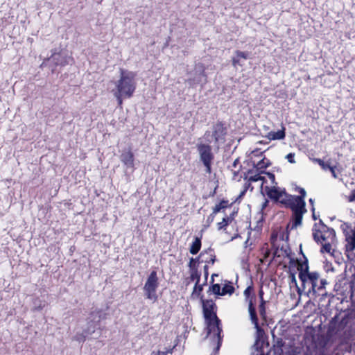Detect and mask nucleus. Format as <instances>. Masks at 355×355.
I'll list each match as a JSON object with an SVG mask.
<instances>
[{
	"label": "nucleus",
	"mask_w": 355,
	"mask_h": 355,
	"mask_svg": "<svg viewBox=\"0 0 355 355\" xmlns=\"http://www.w3.org/2000/svg\"><path fill=\"white\" fill-rule=\"evenodd\" d=\"M201 302L207 324L206 337L207 338L211 333L214 334V340L217 343L214 351L218 352L221 346L223 336L221 321L216 315V305L212 300H204L203 296H201Z\"/></svg>",
	"instance_id": "1"
},
{
	"label": "nucleus",
	"mask_w": 355,
	"mask_h": 355,
	"mask_svg": "<svg viewBox=\"0 0 355 355\" xmlns=\"http://www.w3.org/2000/svg\"><path fill=\"white\" fill-rule=\"evenodd\" d=\"M320 275L318 272H311V274L304 275L301 273L299 279L301 281V286L297 287V293L300 295L302 293L309 297H315L317 295L327 296L325 291L326 285L328 284L327 279L320 280V286H318Z\"/></svg>",
	"instance_id": "2"
},
{
	"label": "nucleus",
	"mask_w": 355,
	"mask_h": 355,
	"mask_svg": "<svg viewBox=\"0 0 355 355\" xmlns=\"http://www.w3.org/2000/svg\"><path fill=\"white\" fill-rule=\"evenodd\" d=\"M119 71L120 78L116 83V92L123 95L124 98H130L136 89V73L122 68Z\"/></svg>",
	"instance_id": "3"
},
{
	"label": "nucleus",
	"mask_w": 355,
	"mask_h": 355,
	"mask_svg": "<svg viewBox=\"0 0 355 355\" xmlns=\"http://www.w3.org/2000/svg\"><path fill=\"white\" fill-rule=\"evenodd\" d=\"M227 134V128L223 121H217L214 123L211 130H207L204 134V138L207 142L211 144L214 142L218 145L225 141V137Z\"/></svg>",
	"instance_id": "4"
},
{
	"label": "nucleus",
	"mask_w": 355,
	"mask_h": 355,
	"mask_svg": "<svg viewBox=\"0 0 355 355\" xmlns=\"http://www.w3.org/2000/svg\"><path fill=\"white\" fill-rule=\"evenodd\" d=\"M107 313L103 310L96 309L95 310L90 312L89 316L87 318L86 327L84 329L85 333L91 334L92 336L96 334L97 330H99L98 334H101V327L100 322L101 320L106 319Z\"/></svg>",
	"instance_id": "5"
},
{
	"label": "nucleus",
	"mask_w": 355,
	"mask_h": 355,
	"mask_svg": "<svg viewBox=\"0 0 355 355\" xmlns=\"http://www.w3.org/2000/svg\"><path fill=\"white\" fill-rule=\"evenodd\" d=\"M196 149L199 155L200 162L205 167L206 173H211V164L214 159V155L212 152V147L210 144L205 143H198L196 145Z\"/></svg>",
	"instance_id": "6"
},
{
	"label": "nucleus",
	"mask_w": 355,
	"mask_h": 355,
	"mask_svg": "<svg viewBox=\"0 0 355 355\" xmlns=\"http://www.w3.org/2000/svg\"><path fill=\"white\" fill-rule=\"evenodd\" d=\"M158 286L159 282L157 272L155 270H153L148 275L144 286L146 298L155 302L158 299V296L157 295V289Z\"/></svg>",
	"instance_id": "7"
},
{
	"label": "nucleus",
	"mask_w": 355,
	"mask_h": 355,
	"mask_svg": "<svg viewBox=\"0 0 355 355\" xmlns=\"http://www.w3.org/2000/svg\"><path fill=\"white\" fill-rule=\"evenodd\" d=\"M189 78L187 83L191 87H194L196 85H205L207 83V76L205 73V67L202 63L196 64L193 71L187 73Z\"/></svg>",
	"instance_id": "8"
},
{
	"label": "nucleus",
	"mask_w": 355,
	"mask_h": 355,
	"mask_svg": "<svg viewBox=\"0 0 355 355\" xmlns=\"http://www.w3.org/2000/svg\"><path fill=\"white\" fill-rule=\"evenodd\" d=\"M47 62L52 64L54 67H64L67 64H71L73 58L66 51H61L58 53H53L50 58L42 63L41 67L46 65Z\"/></svg>",
	"instance_id": "9"
},
{
	"label": "nucleus",
	"mask_w": 355,
	"mask_h": 355,
	"mask_svg": "<svg viewBox=\"0 0 355 355\" xmlns=\"http://www.w3.org/2000/svg\"><path fill=\"white\" fill-rule=\"evenodd\" d=\"M343 232L345 233V241L347 242L345 246V254L348 259L353 260L355 258V254L354 252L355 250V229L352 230L350 232H348L343 228Z\"/></svg>",
	"instance_id": "10"
},
{
	"label": "nucleus",
	"mask_w": 355,
	"mask_h": 355,
	"mask_svg": "<svg viewBox=\"0 0 355 355\" xmlns=\"http://www.w3.org/2000/svg\"><path fill=\"white\" fill-rule=\"evenodd\" d=\"M349 318L348 315H345L339 321V315L336 314L329 322V331L331 332H337L343 329L348 323Z\"/></svg>",
	"instance_id": "11"
},
{
	"label": "nucleus",
	"mask_w": 355,
	"mask_h": 355,
	"mask_svg": "<svg viewBox=\"0 0 355 355\" xmlns=\"http://www.w3.org/2000/svg\"><path fill=\"white\" fill-rule=\"evenodd\" d=\"M292 211V225L291 229H295L297 226L302 225L303 215L306 212V206H304V208L301 207L300 205H296V207H294L291 209Z\"/></svg>",
	"instance_id": "12"
},
{
	"label": "nucleus",
	"mask_w": 355,
	"mask_h": 355,
	"mask_svg": "<svg viewBox=\"0 0 355 355\" xmlns=\"http://www.w3.org/2000/svg\"><path fill=\"white\" fill-rule=\"evenodd\" d=\"M265 190L268 197L275 202H279L280 198L283 196L284 190L279 191V188L276 187H269L266 186Z\"/></svg>",
	"instance_id": "13"
},
{
	"label": "nucleus",
	"mask_w": 355,
	"mask_h": 355,
	"mask_svg": "<svg viewBox=\"0 0 355 355\" xmlns=\"http://www.w3.org/2000/svg\"><path fill=\"white\" fill-rule=\"evenodd\" d=\"M235 55L232 59V64L234 67H236L238 65L243 66V63H241V60H247L250 58V53L248 51H241L236 50L234 52Z\"/></svg>",
	"instance_id": "14"
},
{
	"label": "nucleus",
	"mask_w": 355,
	"mask_h": 355,
	"mask_svg": "<svg viewBox=\"0 0 355 355\" xmlns=\"http://www.w3.org/2000/svg\"><path fill=\"white\" fill-rule=\"evenodd\" d=\"M283 196L284 198H280L279 203L284 205L285 207L290 208L292 209L294 207H296L297 202H295V196L288 194L286 192L285 189H284Z\"/></svg>",
	"instance_id": "15"
},
{
	"label": "nucleus",
	"mask_w": 355,
	"mask_h": 355,
	"mask_svg": "<svg viewBox=\"0 0 355 355\" xmlns=\"http://www.w3.org/2000/svg\"><path fill=\"white\" fill-rule=\"evenodd\" d=\"M248 312L251 322L254 324V327L257 329V331H259L261 328L259 327V320L254 304H252L250 303V307H248Z\"/></svg>",
	"instance_id": "16"
},
{
	"label": "nucleus",
	"mask_w": 355,
	"mask_h": 355,
	"mask_svg": "<svg viewBox=\"0 0 355 355\" xmlns=\"http://www.w3.org/2000/svg\"><path fill=\"white\" fill-rule=\"evenodd\" d=\"M263 341L261 340L259 337L257 336L254 344L252 346V355H268V353L265 354L263 350Z\"/></svg>",
	"instance_id": "17"
},
{
	"label": "nucleus",
	"mask_w": 355,
	"mask_h": 355,
	"mask_svg": "<svg viewBox=\"0 0 355 355\" xmlns=\"http://www.w3.org/2000/svg\"><path fill=\"white\" fill-rule=\"evenodd\" d=\"M121 160L127 167H133L134 166V155L130 150L122 153Z\"/></svg>",
	"instance_id": "18"
},
{
	"label": "nucleus",
	"mask_w": 355,
	"mask_h": 355,
	"mask_svg": "<svg viewBox=\"0 0 355 355\" xmlns=\"http://www.w3.org/2000/svg\"><path fill=\"white\" fill-rule=\"evenodd\" d=\"M202 233L200 232V236H196L193 242L191 243L189 248V252L191 254H196L200 250L202 242Z\"/></svg>",
	"instance_id": "19"
},
{
	"label": "nucleus",
	"mask_w": 355,
	"mask_h": 355,
	"mask_svg": "<svg viewBox=\"0 0 355 355\" xmlns=\"http://www.w3.org/2000/svg\"><path fill=\"white\" fill-rule=\"evenodd\" d=\"M205 254H208L209 256V259H206L205 260H202L201 262H205L207 263L214 264L216 260V255L214 254V249L209 247L208 249L202 251L200 254V257H203Z\"/></svg>",
	"instance_id": "20"
},
{
	"label": "nucleus",
	"mask_w": 355,
	"mask_h": 355,
	"mask_svg": "<svg viewBox=\"0 0 355 355\" xmlns=\"http://www.w3.org/2000/svg\"><path fill=\"white\" fill-rule=\"evenodd\" d=\"M286 137L285 128H283L277 132L271 131L268 133L267 138L270 140H281Z\"/></svg>",
	"instance_id": "21"
},
{
	"label": "nucleus",
	"mask_w": 355,
	"mask_h": 355,
	"mask_svg": "<svg viewBox=\"0 0 355 355\" xmlns=\"http://www.w3.org/2000/svg\"><path fill=\"white\" fill-rule=\"evenodd\" d=\"M300 252L302 254L304 260L297 267V270L299 271V275H300L301 273L304 274V275H310V274H311V272H309V266L308 259L305 257V255L303 254L302 251L301 250Z\"/></svg>",
	"instance_id": "22"
},
{
	"label": "nucleus",
	"mask_w": 355,
	"mask_h": 355,
	"mask_svg": "<svg viewBox=\"0 0 355 355\" xmlns=\"http://www.w3.org/2000/svg\"><path fill=\"white\" fill-rule=\"evenodd\" d=\"M297 189L300 193V196H295V202H297L296 205H300L301 207L304 208V206H306V202L304 201V198L306 194V191L304 189L301 187H297Z\"/></svg>",
	"instance_id": "23"
},
{
	"label": "nucleus",
	"mask_w": 355,
	"mask_h": 355,
	"mask_svg": "<svg viewBox=\"0 0 355 355\" xmlns=\"http://www.w3.org/2000/svg\"><path fill=\"white\" fill-rule=\"evenodd\" d=\"M271 165V162L269 159L263 157L261 160H260L258 163L255 164L253 162V167L256 168L257 171H263Z\"/></svg>",
	"instance_id": "24"
},
{
	"label": "nucleus",
	"mask_w": 355,
	"mask_h": 355,
	"mask_svg": "<svg viewBox=\"0 0 355 355\" xmlns=\"http://www.w3.org/2000/svg\"><path fill=\"white\" fill-rule=\"evenodd\" d=\"M265 173L264 171H257V174L254 175H250L248 178L249 182H255L257 181H262V184L265 182H266V179L265 177L261 176V174Z\"/></svg>",
	"instance_id": "25"
},
{
	"label": "nucleus",
	"mask_w": 355,
	"mask_h": 355,
	"mask_svg": "<svg viewBox=\"0 0 355 355\" xmlns=\"http://www.w3.org/2000/svg\"><path fill=\"white\" fill-rule=\"evenodd\" d=\"M33 311H41L45 306V302L39 297H35L33 300Z\"/></svg>",
	"instance_id": "26"
},
{
	"label": "nucleus",
	"mask_w": 355,
	"mask_h": 355,
	"mask_svg": "<svg viewBox=\"0 0 355 355\" xmlns=\"http://www.w3.org/2000/svg\"><path fill=\"white\" fill-rule=\"evenodd\" d=\"M233 220L232 216H225L221 222L217 223L218 230H225V227Z\"/></svg>",
	"instance_id": "27"
},
{
	"label": "nucleus",
	"mask_w": 355,
	"mask_h": 355,
	"mask_svg": "<svg viewBox=\"0 0 355 355\" xmlns=\"http://www.w3.org/2000/svg\"><path fill=\"white\" fill-rule=\"evenodd\" d=\"M203 290V284L200 285L199 283L196 282L195 286L193 288V291L192 293V296L194 297H200L203 296L201 295V293Z\"/></svg>",
	"instance_id": "28"
},
{
	"label": "nucleus",
	"mask_w": 355,
	"mask_h": 355,
	"mask_svg": "<svg viewBox=\"0 0 355 355\" xmlns=\"http://www.w3.org/2000/svg\"><path fill=\"white\" fill-rule=\"evenodd\" d=\"M220 290L221 287L219 284H212V285L209 288L207 293H211L217 295H221Z\"/></svg>",
	"instance_id": "29"
},
{
	"label": "nucleus",
	"mask_w": 355,
	"mask_h": 355,
	"mask_svg": "<svg viewBox=\"0 0 355 355\" xmlns=\"http://www.w3.org/2000/svg\"><path fill=\"white\" fill-rule=\"evenodd\" d=\"M234 292V287L230 284H225L222 288L221 295H232Z\"/></svg>",
	"instance_id": "30"
},
{
	"label": "nucleus",
	"mask_w": 355,
	"mask_h": 355,
	"mask_svg": "<svg viewBox=\"0 0 355 355\" xmlns=\"http://www.w3.org/2000/svg\"><path fill=\"white\" fill-rule=\"evenodd\" d=\"M215 216L213 214H211L207 218L205 223L202 226V229L201 230L200 232L202 233L205 230H206L210 225L213 223L215 218Z\"/></svg>",
	"instance_id": "31"
},
{
	"label": "nucleus",
	"mask_w": 355,
	"mask_h": 355,
	"mask_svg": "<svg viewBox=\"0 0 355 355\" xmlns=\"http://www.w3.org/2000/svg\"><path fill=\"white\" fill-rule=\"evenodd\" d=\"M191 272L190 275V279L191 281L196 280V282L199 283L200 279V272L198 271L197 268L191 269Z\"/></svg>",
	"instance_id": "32"
},
{
	"label": "nucleus",
	"mask_w": 355,
	"mask_h": 355,
	"mask_svg": "<svg viewBox=\"0 0 355 355\" xmlns=\"http://www.w3.org/2000/svg\"><path fill=\"white\" fill-rule=\"evenodd\" d=\"M322 232H324V233L326 234H328L327 236L331 239V241H332L335 237H336V232L335 230L331 228V227H329L328 226L324 229L322 230Z\"/></svg>",
	"instance_id": "33"
},
{
	"label": "nucleus",
	"mask_w": 355,
	"mask_h": 355,
	"mask_svg": "<svg viewBox=\"0 0 355 355\" xmlns=\"http://www.w3.org/2000/svg\"><path fill=\"white\" fill-rule=\"evenodd\" d=\"M295 274H296V272L295 271V270H292L291 268L289 269V278L291 279L290 284H291V285L295 286L296 288H297V287H299V286H297Z\"/></svg>",
	"instance_id": "34"
},
{
	"label": "nucleus",
	"mask_w": 355,
	"mask_h": 355,
	"mask_svg": "<svg viewBox=\"0 0 355 355\" xmlns=\"http://www.w3.org/2000/svg\"><path fill=\"white\" fill-rule=\"evenodd\" d=\"M268 204H269V200L268 199H265L264 202L261 205V211H260V214H261V217L258 220V224L260 223H263V221L264 220L263 209H265L268 206Z\"/></svg>",
	"instance_id": "35"
},
{
	"label": "nucleus",
	"mask_w": 355,
	"mask_h": 355,
	"mask_svg": "<svg viewBox=\"0 0 355 355\" xmlns=\"http://www.w3.org/2000/svg\"><path fill=\"white\" fill-rule=\"evenodd\" d=\"M202 258V257H200V255L196 258H191L189 263V267L190 269H194L197 268V263H200V259Z\"/></svg>",
	"instance_id": "36"
},
{
	"label": "nucleus",
	"mask_w": 355,
	"mask_h": 355,
	"mask_svg": "<svg viewBox=\"0 0 355 355\" xmlns=\"http://www.w3.org/2000/svg\"><path fill=\"white\" fill-rule=\"evenodd\" d=\"M92 336L85 333V330L83 329L81 334H77L75 336V339L79 342H84L87 337Z\"/></svg>",
	"instance_id": "37"
},
{
	"label": "nucleus",
	"mask_w": 355,
	"mask_h": 355,
	"mask_svg": "<svg viewBox=\"0 0 355 355\" xmlns=\"http://www.w3.org/2000/svg\"><path fill=\"white\" fill-rule=\"evenodd\" d=\"M331 245L330 244V243H325L324 244H322V247H321V249H320V252L321 253H329L330 254L331 253Z\"/></svg>",
	"instance_id": "38"
},
{
	"label": "nucleus",
	"mask_w": 355,
	"mask_h": 355,
	"mask_svg": "<svg viewBox=\"0 0 355 355\" xmlns=\"http://www.w3.org/2000/svg\"><path fill=\"white\" fill-rule=\"evenodd\" d=\"M322 232V230H316L315 228L313 229V240L317 243H320V239L319 234H321Z\"/></svg>",
	"instance_id": "39"
},
{
	"label": "nucleus",
	"mask_w": 355,
	"mask_h": 355,
	"mask_svg": "<svg viewBox=\"0 0 355 355\" xmlns=\"http://www.w3.org/2000/svg\"><path fill=\"white\" fill-rule=\"evenodd\" d=\"M315 162L321 166L324 171H327L331 166L329 162H324L321 159H316Z\"/></svg>",
	"instance_id": "40"
},
{
	"label": "nucleus",
	"mask_w": 355,
	"mask_h": 355,
	"mask_svg": "<svg viewBox=\"0 0 355 355\" xmlns=\"http://www.w3.org/2000/svg\"><path fill=\"white\" fill-rule=\"evenodd\" d=\"M254 294V288L252 286H248L243 292L245 297L247 296H250Z\"/></svg>",
	"instance_id": "41"
},
{
	"label": "nucleus",
	"mask_w": 355,
	"mask_h": 355,
	"mask_svg": "<svg viewBox=\"0 0 355 355\" xmlns=\"http://www.w3.org/2000/svg\"><path fill=\"white\" fill-rule=\"evenodd\" d=\"M245 300L248 303V307H250V303L252 304H254V302L256 300V295L255 294H254L250 296H247L245 297Z\"/></svg>",
	"instance_id": "42"
},
{
	"label": "nucleus",
	"mask_w": 355,
	"mask_h": 355,
	"mask_svg": "<svg viewBox=\"0 0 355 355\" xmlns=\"http://www.w3.org/2000/svg\"><path fill=\"white\" fill-rule=\"evenodd\" d=\"M352 336V335L351 331H345L343 336L344 342L346 343H348L351 340Z\"/></svg>",
	"instance_id": "43"
},
{
	"label": "nucleus",
	"mask_w": 355,
	"mask_h": 355,
	"mask_svg": "<svg viewBox=\"0 0 355 355\" xmlns=\"http://www.w3.org/2000/svg\"><path fill=\"white\" fill-rule=\"evenodd\" d=\"M304 355H325L324 349H320L315 352H309L305 353Z\"/></svg>",
	"instance_id": "44"
},
{
	"label": "nucleus",
	"mask_w": 355,
	"mask_h": 355,
	"mask_svg": "<svg viewBox=\"0 0 355 355\" xmlns=\"http://www.w3.org/2000/svg\"><path fill=\"white\" fill-rule=\"evenodd\" d=\"M259 311L260 315L262 318H265L266 317V306H264L263 304H259Z\"/></svg>",
	"instance_id": "45"
},
{
	"label": "nucleus",
	"mask_w": 355,
	"mask_h": 355,
	"mask_svg": "<svg viewBox=\"0 0 355 355\" xmlns=\"http://www.w3.org/2000/svg\"><path fill=\"white\" fill-rule=\"evenodd\" d=\"M222 209H224V207L223 205H220V204H218L213 208V211L211 214L216 215L217 213L220 212Z\"/></svg>",
	"instance_id": "46"
},
{
	"label": "nucleus",
	"mask_w": 355,
	"mask_h": 355,
	"mask_svg": "<svg viewBox=\"0 0 355 355\" xmlns=\"http://www.w3.org/2000/svg\"><path fill=\"white\" fill-rule=\"evenodd\" d=\"M114 96L116 98L119 105H121L123 103L122 98L124 97L123 95H121V93L119 92H115Z\"/></svg>",
	"instance_id": "47"
},
{
	"label": "nucleus",
	"mask_w": 355,
	"mask_h": 355,
	"mask_svg": "<svg viewBox=\"0 0 355 355\" xmlns=\"http://www.w3.org/2000/svg\"><path fill=\"white\" fill-rule=\"evenodd\" d=\"M265 174H266L268 175L269 179L271 180L272 184H277V182H275V175L274 173H272L271 172H266L265 171Z\"/></svg>",
	"instance_id": "48"
},
{
	"label": "nucleus",
	"mask_w": 355,
	"mask_h": 355,
	"mask_svg": "<svg viewBox=\"0 0 355 355\" xmlns=\"http://www.w3.org/2000/svg\"><path fill=\"white\" fill-rule=\"evenodd\" d=\"M294 157H295V154L294 153H288L286 158L288 159V161L291 163V164H293V163H295V161L294 159Z\"/></svg>",
	"instance_id": "49"
},
{
	"label": "nucleus",
	"mask_w": 355,
	"mask_h": 355,
	"mask_svg": "<svg viewBox=\"0 0 355 355\" xmlns=\"http://www.w3.org/2000/svg\"><path fill=\"white\" fill-rule=\"evenodd\" d=\"M336 166H330L329 168L327 169V170H329L332 176L334 178H338V175L336 172Z\"/></svg>",
	"instance_id": "50"
},
{
	"label": "nucleus",
	"mask_w": 355,
	"mask_h": 355,
	"mask_svg": "<svg viewBox=\"0 0 355 355\" xmlns=\"http://www.w3.org/2000/svg\"><path fill=\"white\" fill-rule=\"evenodd\" d=\"M173 349L172 348V349H167L166 351H158L156 353L159 355H167L169 353L171 354L173 352Z\"/></svg>",
	"instance_id": "51"
},
{
	"label": "nucleus",
	"mask_w": 355,
	"mask_h": 355,
	"mask_svg": "<svg viewBox=\"0 0 355 355\" xmlns=\"http://www.w3.org/2000/svg\"><path fill=\"white\" fill-rule=\"evenodd\" d=\"M348 200L349 202L355 201V189L351 191L350 195L348 196Z\"/></svg>",
	"instance_id": "52"
},
{
	"label": "nucleus",
	"mask_w": 355,
	"mask_h": 355,
	"mask_svg": "<svg viewBox=\"0 0 355 355\" xmlns=\"http://www.w3.org/2000/svg\"><path fill=\"white\" fill-rule=\"evenodd\" d=\"M203 270H204V275H205V282H206V281H207V279L208 275H209V272H208V266H207V265H205V266H204Z\"/></svg>",
	"instance_id": "53"
},
{
	"label": "nucleus",
	"mask_w": 355,
	"mask_h": 355,
	"mask_svg": "<svg viewBox=\"0 0 355 355\" xmlns=\"http://www.w3.org/2000/svg\"><path fill=\"white\" fill-rule=\"evenodd\" d=\"M320 243L322 241H326L328 239H329L327 236H326V234L324 233H321L320 235Z\"/></svg>",
	"instance_id": "54"
},
{
	"label": "nucleus",
	"mask_w": 355,
	"mask_h": 355,
	"mask_svg": "<svg viewBox=\"0 0 355 355\" xmlns=\"http://www.w3.org/2000/svg\"><path fill=\"white\" fill-rule=\"evenodd\" d=\"M252 153L254 155V156H261L263 155V152H259V149H255L254 150H253L252 152Z\"/></svg>",
	"instance_id": "55"
},
{
	"label": "nucleus",
	"mask_w": 355,
	"mask_h": 355,
	"mask_svg": "<svg viewBox=\"0 0 355 355\" xmlns=\"http://www.w3.org/2000/svg\"><path fill=\"white\" fill-rule=\"evenodd\" d=\"M219 204L220 205H223L224 207V209H225L226 207H228V200H222Z\"/></svg>",
	"instance_id": "56"
},
{
	"label": "nucleus",
	"mask_w": 355,
	"mask_h": 355,
	"mask_svg": "<svg viewBox=\"0 0 355 355\" xmlns=\"http://www.w3.org/2000/svg\"><path fill=\"white\" fill-rule=\"evenodd\" d=\"M251 182H249V180L245 183L244 184V189H243V191H245V192L248 191V189L251 187Z\"/></svg>",
	"instance_id": "57"
},
{
	"label": "nucleus",
	"mask_w": 355,
	"mask_h": 355,
	"mask_svg": "<svg viewBox=\"0 0 355 355\" xmlns=\"http://www.w3.org/2000/svg\"><path fill=\"white\" fill-rule=\"evenodd\" d=\"M245 193H246V192H245V191H243H243L240 193L239 196H238V198H236V200H238L241 199V198H243V197L245 196Z\"/></svg>",
	"instance_id": "58"
},
{
	"label": "nucleus",
	"mask_w": 355,
	"mask_h": 355,
	"mask_svg": "<svg viewBox=\"0 0 355 355\" xmlns=\"http://www.w3.org/2000/svg\"><path fill=\"white\" fill-rule=\"evenodd\" d=\"M170 40H171V37H168L166 42L164 44V46H163L164 49L166 48L168 46Z\"/></svg>",
	"instance_id": "59"
},
{
	"label": "nucleus",
	"mask_w": 355,
	"mask_h": 355,
	"mask_svg": "<svg viewBox=\"0 0 355 355\" xmlns=\"http://www.w3.org/2000/svg\"><path fill=\"white\" fill-rule=\"evenodd\" d=\"M239 158H237V159H236L234 161V162H233V164H232V166H233V167H234V168H236V167L237 166V165L239 164Z\"/></svg>",
	"instance_id": "60"
},
{
	"label": "nucleus",
	"mask_w": 355,
	"mask_h": 355,
	"mask_svg": "<svg viewBox=\"0 0 355 355\" xmlns=\"http://www.w3.org/2000/svg\"><path fill=\"white\" fill-rule=\"evenodd\" d=\"M314 210H315V208H314V207H312V209H311V211H312V212H313V214H312V218H313V220H317V216H315V213H314Z\"/></svg>",
	"instance_id": "61"
},
{
	"label": "nucleus",
	"mask_w": 355,
	"mask_h": 355,
	"mask_svg": "<svg viewBox=\"0 0 355 355\" xmlns=\"http://www.w3.org/2000/svg\"><path fill=\"white\" fill-rule=\"evenodd\" d=\"M319 224L323 227V230L327 227L321 219L319 220Z\"/></svg>",
	"instance_id": "62"
},
{
	"label": "nucleus",
	"mask_w": 355,
	"mask_h": 355,
	"mask_svg": "<svg viewBox=\"0 0 355 355\" xmlns=\"http://www.w3.org/2000/svg\"><path fill=\"white\" fill-rule=\"evenodd\" d=\"M263 291L262 289H260V291H259V296L260 297V300H262V298H263Z\"/></svg>",
	"instance_id": "63"
},
{
	"label": "nucleus",
	"mask_w": 355,
	"mask_h": 355,
	"mask_svg": "<svg viewBox=\"0 0 355 355\" xmlns=\"http://www.w3.org/2000/svg\"><path fill=\"white\" fill-rule=\"evenodd\" d=\"M249 174H248V173H245L244 175H243V179L245 180H248V178H249Z\"/></svg>",
	"instance_id": "64"
}]
</instances>
